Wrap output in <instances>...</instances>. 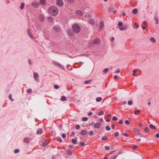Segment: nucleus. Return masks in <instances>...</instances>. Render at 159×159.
I'll list each match as a JSON object with an SVG mask.
<instances>
[{"instance_id":"nucleus-1","label":"nucleus","mask_w":159,"mask_h":159,"mask_svg":"<svg viewBox=\"0 0 159 159\" xmlns=\"http://www.w3.org/2000/svg\"><path fill=\"white\" fill-rule=\"evenodd\" d=\"M48 13L53 16H55L57 15L59 12L58 8L55 6H52L50 7L48 9Z\"/></svg>"},{"instance_id":"nucleus-2","label":"nucleus","mask_w":159,"mask_h":159,"mask_svg":"<svg viewBox=\"0 0 159 159\" xmlns=\"http://www.w3.org/2000/svg\"><path fill=\"white\" fill-rule=\"evenodd\" d=\"M73 32L76 34L79 33L81 30V28L80 26L77 24L73 25L72 27Z\"/></svg>"},{"instance_id":"nucleus-3","label":"nucleus","mask_w":159,"mask_h":159,"mask_svg":"<svg viewBox=\"0 0 159 159\" xmlns=\"http://www.w3.org/2000/svg\"><path fill=\"white\" fill-rule=\"evenodd\" d=\"M56 5L59 7H62L64 5V2L62 0H57Z\"/></svg>"},{"instance_id":"nucleus-4","label":"nucleus","mask_w":159,"mask_h":159,"mask_svg":"<svg viewBox=\"0 0 159 159\" xmlns=\"http://www.w3.org/2000/svg\"><path fill=\"white\" fill-rule=\"evenodd\" d=\"M31 4L35 8L38 7L39 6V4L37 1H34L32 2Z\"/></svg>"},{"instance_id":"nucleus-5","label":"nucleus","mask_w":159,"mask_h":159,"mask_svg":"<svg viewBox=\"0 0 159 159\" xmlns=\"http://www.w3.org/2000/svg\"><path fill=\"white\" fill-rule=\"evenodd\" d=\"M93 43L95 44H98L100 43V40L98 38H96L93 41Z\"/></svg>"},{"instance_id":"nucleus-6","label":"nucleus","mask_w":159,"mask_h":159,"mask_svg":"<svg viewBox=\"0 0 159 159\" xmlns=\"http://www.w3.org/2000/svg\"><path fill=\"white\" fill-rule=\"evenodd\" d=\"M104 22L103 21H101L99 25V27L98 30H101L103 27L104 26Z\"/></svg>"},{"instance_id":"nucleus-7","label":"nucleus","mask_w":159,"mask_h":159,"mask_svg":"<svg viewBox=\"0 0 159 159\" xmlns=\"http://www.w3.org/2000/svg\"><path fill=\"white\" fill-rule=\"evenodd\" d=\"M53 29L56 32H58L60 31L59 27L57 26H55L53 27Z\"/></svg>"},{"instance_id":"nucleus-8","label":"nucleus","mask_w":159,"mask_h":159,"mask_svg":"<svg viewBox=\"0 0 159 159\" xmlns=\"http://www.w3.org/2000/svg\"><path fill=\"white\" fill-rule=\"evenodd\" d=\"M128 27V25H124L123 27H120L119 29L121 30H126Z\"/></svg>"},{"instance_id":"nucleus-9","label":"nucleus","mask_w":159,"mask_h":159,"mask_svg":"<svg viewBox=\"0 0 159 159\" xmlns=\"http://www.w3.org/2000/svg\"><path fill=\"white\" fill-rule=\"evenodd\" d=\"M101 126V124L99 122L96 123L94 124V127L96 128H99Z\"/></svg>"},{"instance_id":"nucleus-10","label":"nucleus","mask_w":159,"mask_h":159,"mask_svg":"<svg viewBox=\"0 0 159 159\" xmlns=\"http://www.w3.org/2000/svg\"><path fill=\"white\" fill-rule=\"evenodd\" d=\"M27 33L29 37L31 39H34V38L30 32V30L28 29L27 30Z\"/></svg>"},{"instance_id":"nucleus-11","label":"nucleus","mask_w":159,"mask_h":159,"mask_svg":"<svg viewBox=\"0 0 159 159\" xmlns=\"http://www.w3.org/2000/svg\"><path fill=\"white\" fill-rule=\"evenodd\" d=\"M43 132V131L42 129H38L37 131V134H41Z\"/></svg>"},{"instance_id":"nucleus-12","label":"nucleus","mask_w":159,"mask_h":159,"mask_svg":"<svg viewBox=\"0 0 159 159\" xmlns=\"http://www.w3.org/2000/svg\"><path fill=\"white\" fill-rule=\"evenodd\" d=\"M76 13L80 16H82L83 15V13L82 11L80 10H78L76 11Z\"/></svg>"},{"instance_id":"nucleus-13","label":"nucleus","mask_w":159,"mask_h":159,"mask_svg":"<svg viewBox=\"0 0 159 159\" xmlns=\"http://www.w3.org/2000/svg\"><path fill=\"white\" fill-rule=\"evenodd\" d=\"M85 17L86 19H89V20H93L91 18V16L89 14L86 15L85 16Z\"/></svg>"},{"instance_id":"nucleus-14","label":"nucleus","mask_w":159,"mask_h":159,"mask_svg":"<svg viewBox=\"0 0 159 159\" xmlns=\"http://www.w3.org/2000/svg\"><path fill=\"white\" fill-rule=\"evenodd\" d=\"M53 64L57 66H58L60 67H61L62 66L59 63H58V62L56 61H53Z\"/></svg>"},{"instance_id":"nucleus-15","label":"nucleus","mask_w":159,"mask_h":159,"mask_svg":"<svg viewBox=\"0 0 159 159\" xmlns=\"http://www.w3.org/2000/svg\"><path fill=\"white\" fill-rule=\"evenodd\" d=\"M87 132L86 130H83L81 132L80 134L82 135H85L87 134Z\"/></svg>"},{"instance_id":"nucleus-16","label":"nucleus","mask_w":159,"mask_h":159,"mask_svg":"<svg viewBox=\"0 0 159 159\" xmlns=\"http://www.w3.org/2000/svg\"><path fill=\"white\" fill-rule=\"evenodd\" d=\"M39 2L40 3L43 5H44L46 4L45 0H40Z\"/></svg>"},{"instance_id":"nucleus-17","label":"nucleus","mask_w":159,"mask_h":159,"mask_svg":"<svg viewBox=\"0 0 159 159\" xmlns=\"http://www.w3.org/2000/svg\"><path fill=\"white\" fill-rule=\"evenodd\" d=\"M34 77L35 79L36 80H37V78L39 76L38 74L36 73H34Z\"/></svg>"},{"instance_id":"nucleus-18","label":"nucleus","mask_w":159,"mask_h":159,"mask_svg":"<svg viewBox=\"0 0 159 159\" xmlns=\"http://www.w3.org/2000/svg\"><path fill=\"white\" fill-rule=\"evenodd\" d=\"M135 133L137 134L138 135H140L141 134V132L139 130H138V129H135Z\"/></svg>"},{"instance_id":"nucleus-19","label":"nucleus","mask_w":159,"mask_h":159,"mask_svg":"<svg viewBox=\"0 0 159 159\" xmlns=\"http://www.w3.org/2000/svg\"><path fill=\"white\" fill-rule=\"evenodd\" d=\"M151 42L153 43H155L156 42V39L154 38H151L150 39Z\"/></svg>"},{"instance_id":"nucleus-20","label":"nucleus","mask_w":159,"mask_h":159,"mask_svg":"<svg viewBox=\"0 0 159 159\" xmlns=\"http://www.w3.org/2000/svg\"><path fill=\"white\" fill-rule=\"evenodd\" d=\"M25 4L24 3H22L21 4L20 8L22 10L24 9Z\"/></svg>"},{"instance_id":"nucleus-21","label":"nucleus","mask_w":159,"mask_h":159,"mask_svg":"<svg viewBox=\"0 0 159 159\" xmlns=\"http://www.w3.org/2000/svg\"><path fill=\"white\" fill-rule=\"evenodd\" d=\"M102 98L101 97H98L96 99V101L97 102H100L102 100Z\"/></svg>"},{"instance_id":"nucleus-22","label":"nucleus","mask_w":159,"mask_h":159,"mask_svg":"<svg viewBox=\"0 0 159 159\" xmlns=\"http://www.w3.org/2000/svg\"><path fill=\"white\" fill-rule=\"evenodd\" d=\"M140 111L139 110H137L135 111H134V114L135 115H138L140 113Z\"/></svg>"},{"instance_id":"nucleus-23","label":"nucleus","mask_w":159,"mask_h":159,"mask_svg":"<svg viewBox=\"0 0 159 159\" xmlns=\"http://www.w3.org/2000/svg\"><path fill=\"white\" fill-rule=\"evenodd\" d=\"M114 7L113 6L109 8V11L110 12H111L112 11L113 9H114Z\"/></svg>"},{"instance_id":"nucleus-24","label":"nucleus","mask_w":159,"mask_h":159,"mask_svg":"<svg viewBox=\"0 0 159 159\" xmlns=\"http://www.w3.org/2000/svg\"><path fill=\"white\" fill-rule=\"evenodd\" d=\"M137 12L138 10L136 8L134 9L132 11V12L134 14H135L137 13Z\"/></svg>"},{"instance_id":"nucleus-25","label":"nucleus","mask_w":159,"mask_h":159,"mask_svg":"<svg viewBox=\"0 0 159 159\" xmlns=\"http://www.w3.org/2000/svg\"><path fill=\"white\" fill-rule=\"evenodd\" d=\"M24 140H25V141L26 143H29L30 141V138H25L24 139Z\"/></svg>"},{"instance_id":"nucleus-26","label":"nucleus","mask_w":159,"mask_h":159,"mask_svg":"<svg viewBox=\"0 0 159 159\" xmlns=\"http://www.w3.org/2000/svg\"><path fill=\"white\" fill-rule=\"evenodd\" d=\"M150 127L153 129H155L156 128V127L152 124L150 125Z\"/></svg>"},{"instance_id":"nucleus-27","label":"nucleus","mask_w":159,"mask_h":159,"mask_svg":"<svg viewBox=\"0 0 159 159\" xmlns=\"http://www.w3.org/2000/svg\"><path fill=\"white\" fill-rule=\"evenodd\" d=\"M61 100L62 101H66V98L64 96H62L61 98Z\"/></svg>"},{"instance_id":"nucleus-28","label":"nucleus","mask_w":159,"mask_h":159,"mask_svg":"<svg viewBox=\"0 0 159 159\" xmlns=\"http://www.w3.org/2000/svg\"><path fill=\"white\" fill-rule=\"evenodd\" d=\"M104 114V112L102 111H101L98 113V115L99 116H101L103 115Z\"/></svg>"},{"instance_id":"nucleus-29","label":"nucleus","mask_w":159,"mask_h":159,"mask_svg":"<svg viewBox=\"0 0 159 159\" xmlns=\"http://www.w3.org/2000/svg\"><path fill=\"white\" fill-rule=\"evenodd\" d=\"M72 143L74 144H76L77 143V140L76 139H72Z\"/></svg>"},{"instance_id":"nucleus-30","label":"nucleus","mask_w":159,"mask_h":159,"mask_svg":"<svg viewBox=\"0 0 159 159\" xmlns=\"http://www.w3.org/2000/svg\"><path fill=\"white\" fill-rule=\"evenodd\" d=\"M57 140L60 142H62V140L60 137L57 138Z\"/></svg>"},{"instance_id":"nucleus-31","label":"nucleus","mask_w":159,"mask_h":159,"mask_svg":"<svg viewBox=\"0 0 159 159\" xmlns=\"http://www.w3.org/2000/svg\"><path fill=\"white\" fill-rule=\"evenodd\" d=\"M144 131L145 132L148 133L149 131L148 128L147 127H145L144 128Z\"/></svg>"},{"instance_id":"nucleus-32","label":"nucleus","mask_w":159,"mask_h":159,"mask_svg":"<svg viewBox=\"0 0 159 159\" xmlns=\"http://www.w3.org/2000/svg\"><path fill=\"white\" fill-rule=\"evenodd\" d=\"M89 135L91 136L93 135L94 134V132L93 131H90L89 132Z\"/></svg>"},{"instance_id":"nucleus-33","label":"nucleus","mask_w":159,"mask_h":159,"mask_svg":"<svg viewBox=\"0 0 159 159\" xmlns=\"http://www.w3.org/2000/svg\"><path fill=\"white\" fill-rule=\"evenodd\" d=\"M134 25L136 26V27L135 28V29H137L139 27V25L137 23H135Z\"/></svg>"},{"instance_id":"nucleus-34","label":"nucleus","mask_w":159,"mask_h":159,"mask_svg":"<svg viewBox=\"0 0 159 159\" xmlns=\"http://www.w3.org/2000/svg\"><path fill=\"white\" fill-rule=\"evenodd\" d=\"M32 92V90L31 89H29L27 90V93H30Z\"/></svg>"},{"instance_id":"nucleus-35","label":"nucleus","mask_w":159,"mask_h":159,"mask_svg":"<svg viewBox=\"0 0 159 159\" xmlns=\"http://www.w3.org/2000/svg\"><path fill=\"white\" fill-rule=\"evenodd\" d=\"M82 120L84 121H86L88 120V118L87 117H84L82 118Z\"/></svg>"},{"instance_id":"nucleus-36","label":"nucleus","mask_w":159,"mask_h":159,"mask_svg":"<svg viewBox=\"0 0 159 159\" xmlns=\"http://www.w3.org/2000/svg\"><path fill=\"white\" fill-rule=\"evenodd\" d=\"M147 5H148V6L146 7V10H148V9H149V8L150 7V6H149V3H147Z\"/></svg>"},{"instance_id":"nucleus-37","label":"nucleus","mask_w":159,"mask_h":159,"mask_svg":"<svg viewBox=\"0 0 159 159\" xmlns=\"http://www.w3.org/2000/svg\"><path fill=\"white\" fill-rule=\"evenodd\" d=\"M108 71V69L107 68H106L103 70V72L104 73H106Z\"/></svg>"},{"instance_id":"nucleus-38","label":"nucleus","mask_w":159,"mask_h":159,"mask_svg":"<svg viewBox=\"0 0 159 159\" xmlns=\"http://www.w3.org/2000/svg\"><path fill=\"white\" fill-rule=\"evenodd\" d=\"M123 23L121 22H119L118 23V25L119 26H121L122 25Z\"/></svg>"},{"instance_id":"nucleus-39","label":"nucleus","mask_w":159,"mask_h":159,"mask_svg":"<svg viewBox=\"0 0 159 159\" xmlns=\"http://www.w3.org/2000/svg\"><path fill=\"white\" fill-rule=\"evenodd\" d=\"M128 104L129 105L131 106L132 105L133 103L132 101H129L128 102Z\"/></svg>"},{"instance_id":"nucleus-40","label":"nucleus","mask_w":159,"mask_h":159,"mask_svg":"<svg viewBox=\"0 0 159 159\" xmlns=\"http://www.w3.org/2000/svg\"><path fill=\"white\" fill-rule=\"evenodd\" d=\"M133 75L134 76H136V75H135V73L137 72V71L136 70H133Z\"/></svg>"},{"instance_id":"nucleus-41","label":"nucleus","mask_w":159,"mask_h":159,"mask_svg":"<svg viewBox=\"0 0 159 159\" xmlns=\"http://www.w3.org/2000/svg\"><path fill=\"white\" fill-rule=\"evenodd\" d=\"M106 129L108 131H109L110 130V128L108 126H107L106 127Z\"/></svg>"},{"instance_id":"nucleus-42","label":"nucleus","mask_w":159,"mask_h":159,"mask_svg":"<svg viewBox=\"0 0 159 159\" xmlns=\"http://www.w3.org/2000/svg\"><path fill=\"white\" fill-rule=\"evenodd\" d=\"M67 153L68 155H71L72 153L71 151L70 150H68L67 151Z\"/></svg>"},{"instance_id":"nucleus-43","label":"nucleus","mask_w":159,"mask_h":159,"mask_svg":"<svg viewBox=\"0 0 159 159\" xmlns=\"http://www.w3.org/2000/svg\"><path fill=\"white\" fill-rule=\"evenodd\" d=\"M91 81V80H86L84 81V83L85 84H88Z\"/></svg>"},{"instance_id":"nucleus-44","label":"nucleus","mask_w":159,"mask_h":159,"mask_svg":"<svg viewBox=\"0 0 159 159\" xmlns=\"http://www.w3.org/2000/svg\"><path fill=\"white\" fill-rule=\"evenodd\" d=\"M70 3H73L74 2L75 0H67Z\"/></svg>"},{"instance_id":"nucleus-45","label":"nucleus","mask_w":159,"mask_h":159,"mask_svg":"<svg viewBox=\"0 0 159 159\" xmlns=\"http://www.w3.org/2000/svg\"><path fill=\"white\" fill-rule=\"evenodd\" d=\"M9 98L12 101H13V100L11 98V94H10L9 96Z\"/></svg>"},{"instance_id":"nucleus-46","label":"nucleus","mask_w":159,"mask_h":159,"mask_svg":"<svg viewBox=\"0 0 159 159\" xmlns=\"http://www.w3.org/2000/svg\"><path fill=\"white\" fill-rule=\"evenodd\" d=\"M107 138L106 137H104L102 138V139L103 140H107Z\"/></svg>"},{"instance_id":"nucleus-47","label":"nucleus","mask_w":159,"mask_h":159,"mask_svg":"<svg viewBox=\"0 0 159 159\" xmlns=\"http://www.w3.org/2000/svg\"><path fill=\"white\" fill-rule=\"evenodd\" d=\"M118 123L120 124V125H121L123 123V121H122V120H119V122H118Z\"/></svg>"},{"instance_id":"nucleus-48","label":"nucleus","mask_w":159,"mask_h":159,"mask_svg":"<svg viewBox=\"0 0 159 159\" xmlns=\"http://www.w3.org/2000/svg\"><path fill=\"white\" fill-rule=\"evenodd\" d=\"M112 120H117V118L116 117L114 116L112 118Z\"/></svg>"},{"instance_id":"nucleus-49","label":"nucleus","mask_w":159,"mask_h":159,"mask_svg":"<svg viewBox=\"0 0 159 159\" xmlns=\"http://www.w3.org/2000/svg\"><path fill=\"white\" fill-rule=\"evenodd\" d=\"M53 18L51 16H48V20H52Z\"/></svg>"},{"instance_id":"nucleus-50","label":"nucleus","mask_w":159,"mask_h":159,"mask_svg":"<svg viewBox=\"0 0 159 159\" xmlns=\"http://www.w3.org/2000/svg\"><path fill=\"white\" fill-rule=\"evenodd\" d=\"M61 136L63 138H64L66 137V134H62Z\"/></svg>"},{"instance_id":"nucleus-51","label":"nucleus","mask_w":159,"mask_h":159,"mask_svg":"<svg viewBox=\"0 0 159 159\" xmlns=\"http://www.w3.org/2000/svg\"><path fill=\"white\" fill-rule=\"evenodd\" d=\"M54 88L55 89H57L59 88V86L57 85H55L54 86Z\"/></svg>"},{"instance_id":"nucleus-52","label":"nucleus","mask_w":159,"mask_h":159,"mask_svg":"<svg viewBox=\"0 0 159 159\" xmlns=\"http://www.w3.org/2000/svg\"><path fill=\"white\" fill-rule=\"evenodd\" d=\"M119 134L118 132H116L115 134V135L116 137H117L119 136Z\"/></svg>"},{"instance_id":"nucleus-53","label":"nucleus","mask_w":159,"mask_h":159,"mask_svg":"<svg viewBox=\"0 0 159 159\" xmlns=\"http://www.w3.org/2000/svg\"><path fill=\"white\" fill-rule=\"evenodd\" d=\"M80 126L79 125H77L76 126V128L77 129H79L80 128Z\"/></svg>"},{"instance_id":"nucleus-54","label":"nucleus","mask_w":159,"mask_h":159,"mask_svg":"<svg viewBox=\"0 0 159 159\" xmlns=\"http://www.w3.org/2000/svg\"><path fill=\"white\" fill-rule=\"evenodd\" d=\"M125 123L127 125H129V123L128 120H126L125 121Z\"/></svg>"},{"instance_id":"nucleus-55","label":"nucleus","mask_w":159,"mask_h":159,"mask_svg":"<svg viewBox=\"0 0 159 159\" xmlns=\"http://www.w3.org/2000/svg\"><path fill=\"white\" fill-rule=\"evenodd\" d=\"M19 150H18V149H16L14 151V153H18L19 152Z\"/></svg>"},{"instance_id":"nucleus-56","label":"nucleus","mask_w":159,"mask_h":159,"mask_svg":"<svg viewBox=\"0 0 159 159\" xmlns=\"http://www.w3.org/2000/svg\"><path fill=\"white\" fill-rule=\"evenodd\" d=\"M105 148H106V150H109L110 149V148H109V147L108 146H105Z\"/></svg>"},{"instance_id":"nucleus-57","label":"nucleus","mask_w":159,"mask_h":159,"mask_svg":"<svg viewBox=\"0 0 159 159\" xmlns=\"http://www.w3.org/2000/svg\"><path fill=\"white\" fill-rule=\"evenodd\" d=\"M138 146L137 145H134L133 147V149H134L136 148H137Z\"/></svg>"},{"instance_id":"nucleus-58","label":"nucleus","mask_w":159,"mask_h":159,"mask_svg":"<svg viewBox=\"0 0 159 159\" xmlns=\"http://www.w3.org/2000/svg\"><path fill=\"white\" fill-rule=\"evenodd\" d=\"M80 145L82 146H84L85 145V143L83 142H81L80 143Z\"/></svg>"},{"instance_id":"nucleus-59","label":"nucleus","mask_w":159,"mask_h":159,"mask_svg":"<svg viewBox=\"0 0 159 159\" xmlns=\"http://www.w3.org/2000/svg\"><path fill=\"white\" fill-rule=\"evenodd\" d=\"M120 70L118 69L116 71L115 73H120Z\"/></svg>"},{"instance_id":"nucleus-60","label":"nucleus","mask_w":159,"mask_h":159,"mask_svg":"<svg viewBox=\"0 0 159 159\" xmlns=\"http://www.w3.org/2000/svg\"><path fill=\"white\" fill-rule=\"evenodd\" d=\"M123 134L126 137H128L129 136V135L128 134L125 133Z\"/></svg>"},{"instance_id":"nucleus-61","label":"nucleus","mask_w":159,"mask_h":159,"mask_svg":"<svg viewBox=\"0 0 159 159\" xmlns=\"http://www.w3.org/2000/svg\"><path fill=\"white\" fill-rule=\"evenodd\" d=\"M75 134V133L74 132H72L71 133V136H74Z\"/></svg>"},{"instance_id":"nucleus-62","label":"nucleus","mask_w":159,"mask_h":159,"mask_svg":"<svg viewBox=\"0 0 159 159\" xmlns=\"http://www.w3.org/2000/svg\"><path fill=\"white\" fill-rule=\"evenodd\" d=\"M92 112H90L88 114V115L89 116H90L92 115Z\"/></svg>"},{"instance_id":"nucleus-63","label":"nucleus","mask_w":159,"mask_h":159,"mask_svg":"<svg viewBox=\"0 0 159 159\" xmlns=\"http://www.w3.org/2000/svg\"><path fill=\"white\" fill-rule=\"evenodd\" d=\"M156 137L157 138H159V134L157 133L156 134Z\"/></svg>"},{"instance_id":"nucleus-64","label":"nucleus","mask_w":159,"mask_h":159,"mask_svg":"<svg viewBox=\"0 0 159 159\" xmlns=\"http://www.w3.org/2000/svg\"><path fill=\"white\" fill-rule=\"evenodd\" d=\"M122 15L123 16H125L126 15L125 13L124 12H123Z\"/></svg>"}]
</instances>
